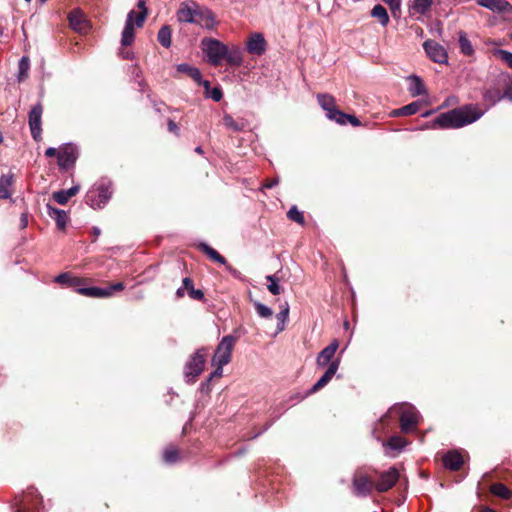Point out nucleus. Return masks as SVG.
<instances>
[{
  "label": "nucleus",
  "instance_id": "obj_1",
  "mask_svg": "<svg viewBox=\"0 0 512 512\" xmlns=\"http://www.w3.org/2000/svg\"><path fill=\"white\" fill-rule=\"evenodd\" d=\"M484 112L476 105H466L441 113L432 122L425 124L424 129L460 128L471 124L482 117Z\"/></svg>",
  "mask_w": 512,
  "mask_h": 512
},
{
  "label": "nucleus",
  "instance_id": "obj_2",
  "mask_svg": "<svg viewBox=\"0 0 512 512\" xmlns=\"http://www.w3.org/2000/svg\"><path fill=\"white\" fill-rule=\"evenodd\" d=\"M112 194V181L107 177H102L87 191L85 203L92 209H102L110 201Z\"/></svg>",
  "mask_w": 512,
  "mask_h": 512
},
{
  "label": "nucleus",
  "instance_id": "obj_3",
  "mask_svg": "<svg viewBox=\"0 0 512 512\" xmlns=\"http://www.w3.org/2000/svg\"><path fill=\"white\" fill-rule=\"evenodd\" d=\"M399 415L401 431L404 433L411 432L419 423L420 415L414 406L407 403L396 404L389 409L380 422L383 423L389 417Z\"/></svg>",
  "mask_w": 512,
  "mask_h": 512
},
{
  "label": "nucleus",
  "instance_id": "obj_4",
  "mask_svg": "<svg viewBox=\"0 0 512 512\" xmlns=\"http://www.w3.org/2000/svg\"><path fill=\"white\" fill-rule=\"evenodd\" d=\"M14 512H44L42 497L37 489L28 488L26 492L17 497Z\"/></svg>",
  "mask_w": 512,
  "mask_h": 512
},
{
  "label": "nucleus",
  "instance_id": "obj_5",
  "mask_svg": "<svg viewBox=\"0 0 512 512\" xmlns=\"http://www.w3.org/2000/svg\"><path fill=\"white\" fill-rule=\"evenodd\" d=\"M207 357V349L200 348L194 352L184 366V378L187 383H194L203 372Z\"/></svg>",
  "mask_w": 512,
  "mask_h": 512
},
{
  "label": "nucleus",
  "instance_id": "obj_6",
  "mask_svg": "<svg viewBox=\"0 0 512 512\" xmlns=\"http://www.w3.org/2000/svg\"><path fill=\"white\" fill-rule=\"evenodd\" d=\"M224 348V337H222L219 340L217 350L214 353L213 357V364L216 365V368L213 372L209 374L207 379L201 383L200 385V391L202 393H209L211 390V381L214 377H220L222 375V369L224 366V351H222Z\"/></svg>",
  "mask_w": 512,
  "mask_h": 512
},
{
  "label": "nucleus",
  "instance_id": "obj_7",
  "mask_svg": "<svg viewBox=\"0 0 512 512\" xmlns=\"http://www.w3.org/2000/svg\"><path fill=\"white\" fill-rule=\"evenodd\" d=\"M202 50L208 62L218 65L224 58V44L216 39L204 38L201 41Z\"/></svg>",
  "mask_w": 512,
  "mask_h": 512
},
{
  "label": "nucleus",
  "instance_id": "obj_8",
  "mask_svg": "<svg viewBox=\"0 0 512 512\" xmlns=\"http://www.w3.org/2000/svg\"><path fill=\"white\" fill-rule=\"evenodd\" d=\"M79 157V148L77 145L67 143L58 152V166L62 170L72 168Z\"/></svg>",
  "mask_w": 512,
  "mask_h": 512
},
{
  "label": "nucleus",
  "instance_id": "obj_9",
  "mask_svg": "<svg viewBox=\"0 0 512 512\" xmlns=\"http://www.w3.org/2000/svg\"><path fill=\"white\" fill-rule=\"evenodd\" d=\"M42 114L43 106L40 102H38L31 108L28 115V123L31 135L35 141H39L42 137Z\"/></svg>",
  "mask_w": 512,
  "mask_h": 512
},
{
  "label": "nucleus",
  "instance_id": "obj_10",
  "mask_svg": "<svg viewBox=\"0 0 512 512\" xmlns=\"http://www.w3.org/2000/svg\"><path fill=\"white\" fill-rule=\"evenodd\" d=\"M317 100L321 108L326 112V116L328 119L332 121H339V119H343L344 112L340 111L336 107L335 99L333 96L329 94H318Z\"/></svg>",
  "mask_w": 512,
  "mask_h": 512
},
{
  "label": "nucleus",
  "instance_id": "obj_11",
  "mask_svg": "<svg viewBox=\"0 0 512 512\" xmlns=\"http://www.w3.org/2000/svg\"><path fill=\"white\" fill-rule=\"evenodd\" d=\"M423 47L426 54L433 62L439 64L447 63L448 54L442 45L433 40H427L424 42Z\"/></svg>",
  "mask_w": 512,
  "mask_h": 512
},
{
  "label": "nucleus",
  "instance_id": "obj_12",
  "mask_svg": "<svg viewBox=\"0 0 512 512\" xmlns=\"http://www.w3.org/2000/svg\"><path fill=\"white\" fill-rule=\"evenodd\" d=\"M398 480L399 471L395 467H391L387 471L380 474L379 480L375 484V489L378 492H386L390 490Z\"/></svg>",
  "mask_w": 512,
  "mask_h": 512
},
{
  "label": "nucleus",
  "instance_id": "obj_13",
  "mask_svg": "<svg viewBox=\"0 0 512 512\" xmlns=\"http://www.w3.org/2000/svg\"><path fill=\"white\" fill-rule=\"evenodd\" d=\"M199 8L200 6L194 1L182 2L176 14L177 20L181 23L192 24Z\"/></svg>",
  "mask_w": 512,
  "mask_h": 512
},
{
  "label": "nucleus",
  "instance_id": "obj_14",
  "mask_svg": "<svg viewBox=\"0 0 512 512\" xmlns=\"http://www.w3.org/2000/svg\"><path fill=\"white\" fill-rule=\"evenodd\" d=\"M375 488L373 481L366 475L356 474L353 479V492L357 496L365 497Z\"/></svg>",
  "mask_w": 512,
  "mask_h": 512
},
{
  "label": "nucleus",
  "instance_id": "obj_15",
  "mask_svg": "<svg viewBox=\"0 0 512 512\" xmlns=\"http://www.w3.org/2000/svg\"><path fill=\"white\" fill-rule=\"evenodd\" d=\"M476 3L494 13L512 15V5L506 0H475Z\"/></svg>",
  "mask_w": 512,
  "mask_h": 512
},
{
  "label": "nucleus",
  "instance_id": "obj_16",
  "mask_svg": "<svg viewBox=\"0 0 512 512\" xmlns=\"http://www.w3.org/2000/svg\"><path fill=\"white\" fill-rule=\"evenodd\" d=\"M339 347L337 339H334L328 346H326L317 356L316 364L318 368H324L334 361L333 358Z\"/></svg>",
  "mask_w": 512,
  "mask_h": 512
},
{
  "label": "nucleus",
  "instance_id": "obj_17",
  "mask_svg": "<svg viewBox=\"0 0 512 512\" xmlns=\"http://www.w3.org/2000/svg\"><path fill=\"white\" fill-rule=\"evenodd\" d=\"M339 365H340L339 359H335L334 361H332L329 364L325 373L312 386V388L310 389V393H315V392L319 391L320 389L324 388L336 374V372L339 368Z\"/></svg>",
  "mask_w": 512,
  "mask_h": 512
},
{
  "label": "nucleus",
  "instance_id": "obj_18",
  "mask_svg": "<svg viewBox=\"0 0 512 512\" xmlns=\"http://www.w3.org/2000/svg\"><path fill=\"white\" fill-rule=\"evenodd\" d=\"M136 12L134 10L129 11L125 25L122 31L121 36V44L122 46H130L135 38V29H134V18Z\"/></svg>",
  "mask_w": 512,
  "mask_h": 512
},
{
  "label": "nucleus",
  "instance_id": "obj_19",
  "mask_svg": "<svg viewBox=\"0 0 512 512\" xmlns=\"http://www.w3.org/2000/svg\"><path fill=\"white\" fill-rule=\"evenodd\" d=\"M249 53L254 55H262L266 51V41L261 33H255L249 37L246 43Z\"/></svg>",
  "mask_w": 512,
  "mask_h": 512
},
{
  "label": "nucleus",
  "instance_id": "obj_20",
  "mask_svg": "<svg viewBox=\"0 0 512 512\" xmlns=\"http://www.w3.org/2000/svg\"><path fill=\"white\" fill-rule=\"evenodd\" d=\"M54 281L60 285L73 288L77 293H79V288H83L82 284L84 282L83 279L75 277L69 272L59 274Z\"/></svg>",
  "mask_w": 512,
  "mask_h": 512
},
{
  "label": "nucleus",
  "instance_id": "obj_21",
  "mask_svg": "<svg viewBox=\"0 0 512 512\" xmlns=\"http://www.w3.org/2000/svg\"><path fill=\"white\" fill-rule=\"evenodd\" d=\"M192 24L199 25L202 28L211 29L215 24L214 15L210 10L200 7L196 13L195 21H193Z\"/></svg>",
  "mask_w": 512,
  "mask_h": 512
},
{
  "label": "nucleus",
  "instance_id": "obj_22",
  "mask_svg": "<svg viewBox=\"0 0 512 512\" xmlns=\"http://www.w3.org/2000/svg\"><path fill=\"white\" fill-rule=\"evenodd\" d=\"M47 214L51 217L59 230H64L68 221V214L65 210L53 207L50 204L46 205Z\"/></svg>",
  "mask_w": 512,
  "mask_h": 512
},
{
  "label": "nucleus",
  "instance_id": "obj_23",
  "mask_svg": "<svg viewBox=\"0 0 512 512\" xmlns=\"http://www.w3.org/2000/svg\"><path fill=\"white\" fill-rule=\"evenodd\" d=\"M443 464L445 468L457 471L463 465V457L461 453L456 450L449 451L443 456Z\"/></svg>",
  "mask_w": 512,
  "mask_h": 512
},
{
  "label": "nucleus",
  "instance_id": "obj_24",
  "mask_svg": "<svg viewBox=\"0 0 512 512\" xmlns=\"http://www.w3.org/2000/svg\"><path fill=\"white\" fill-rule=\"evenodd\" d=\"M80 190V185H74L67 190H58L53 192V199L60 205H65L69 199L75 196Z\"/></svg>",
  "mask_w": 512,
  "mask_h": 512
},
{
  "label": "nucleus",
  "instance_id": "obj_25",
  "mask_svg": "<svg viewBox=\"0 0 512 512\" xmlns=\"http://www.w3.org/2000/svg\"><path fill=\"white\" fill-rule=\"evenodd\" d=\"M176 70L179 73L187 74L191 77L198 85L202 82L203 78L198 68L191 66L188 63H181L176 66Z\"/></svg>",
  "mask_w": 512,
  "mask_h": 512
},
{
  "label": "nucleus",
  "instance_id": "obj_26",
  "mask_svg": "<svg viewBox=\"0 0 512 512\" xmlns=\"http://www.w3.org/2000/svg\"><path fill=\"white\" fill-rule=\"evenodd\" d=\"M79 294L91 298H109L107 287H83L79 288Z\"/></svg>",
  "mask_w": 512,
  "mask_h": 512
},
{
  "label": "nucleus",
  "instance_id": "obj_27",
  "mask_svg": "<svg viewBox=\"0 0 512 512\" xmlns=\"http://www.w3.org/2000/svg\"><path fill=\"white\" fill-rule=\"evenodd\" d=\"M203 86L204 88V96L205 98H211L214 101L218 102L222 99L223 93L220 86L211 88L210 82L208 80H202V82L199 84Z\"/></svg>",
  "mask_w": 512,
  "mask_h": 512
},
{
  "label": "nucleus",
  "instance_id": "obj_28",
  "mask_svg": "<svg viewBox=\"0 0 512 512\" xmlns=\"http://www.w3.org/2000/svg\"><path fill=\"white\" fill-rule=\"evenodd\" d=\"M13 177L14 175L12 173L3 174L0 177V199H8L11 197L9 188L13 184Z\"/></svg>",
  "mask_w": 512,
  "mask_h": 512
},
{
  "label": "nucleus",
  "instance_id": "obj_29",
  "mask_svg": "<svg viewBox=\"0 0 512 512\" xmlns=\"http://www.w3.org/2000/svg\"><path fill=\"white\" fill-rule=\"evenodd\" d=\"M422 106V103L420 101H414L408 105H405L399 109H395L391 112L392 116L398 117V116H409L417 113Z\"/></svg>",
  "mask_w": 512,
  "mask_h": 512
},
{
  "label": "nucleus",
  "instance_id": "obj_30",
  "mask_svg": "<svg viewBox=\"0 0 512 512\" xmlns=\"http://www.w3.org/2000/svg\"><path fill=\"white\" fill-rule=\"evenodd\" d=\"M410 84H409V92L412 96H419L426 93V89L424 86V83L422 82L421 78L412 75L408 78Z\"/></svg>",
  "mask_w": 512,
  "mask_h": 512
},
{
  "label": "nucleus",
  "instance_id": "obj_31",
  "mask_svg": "<svg viewBox=\"0 0 512 512\" xmlns=\"http://www.w3.org/2000/svg\"><path fill=\"white\" fill-rule=\"evenodd\" d=\"M243 52L238 48H229L226 46V64L239 66L243 61Z\"/></svg>",
  "mask_w": 512,
  "mask_h": 512
},
{
  "label": "nucleus",
  "instance_id": "obj_32",
  "mask_svg": "<svg viewBox=\"0 0 512 512\" xmlns=\"http://www.w3.org/2000/svg\"><path fill=\"white\" fill-rule=\"evenodd\" d=\"M371 16L376 18L383 27L387 26L389 23V15L387 10L380 4H377L372 8Z\"/></svg>",
  "mask_w": 512,
  "mask_h": 512
},
{
  "label": "nucleus",
  "instance_id": "obj_33",
  "mask_svg": "<svg viewBox=\"0 0 512 512\" xmlns=\"http://www.w3.org/2000/svg\"><path fill=\"white\" fill-rule=\"evenodd\" d=\"M197 248L205 253L212 261L224 264V256L220 255L215 249L210 247L208 244L201 242L197 245Z\"/></svg>",
  "mask_w": 512,
  "mask_h": 512
},
{
  "label": "nucleus",
  "instance_id": "obj_34",
  "mask_svg": "<svg viewBox=\"0 0 512 512\" xmlns=\"http://www.w3.org/2000/svg\"><path fill=\"white\" fill-rule=\"evenodd\" d=\"M171 27L169 25H163L157 34L158 42L165 48L171 46Z\"/></svg>",
  "mask_w": 512,
  "mask_h": 512
},
{
  "label": "nucleus",
  "instance_id": "obj_35",
  "mask_svg": "<svg viewBox=\"0 0 512 512\" xmlns=\"http://www.w3.org/2000/svg\"><path fill=\"white\" fill-rule=\"evenodd\" d=\"M183 284L189 297L193 300H202L204 298V292L200 289H195L192 280L189 277L183 279Z\"/></svg>",
  "mask_w": 512,
  "mask_h": 512
},
{
  "label": "nucleus",
  "instance_id": "obj_36",
  "mask_svg": "<svg viewBox=\"0 0 512 512\" xmlns=\"http://www.w3.org/2000/svg\"><path fill=\"white\" fill-rule=\"evenodd\" d=\"M407 444L404 438L401 436L394 435L390 437L386 442H383V446L394 451H401Z\"/></svg>",
  "mask_w": 512,
  "mask_h": 512
},
{
  "label": "nucleus",
  "instance_id": "obj_37",
  "mask_svg": "<svg viewBox=\"0 0 512 512\" xmlns=\"http://www.w3.org/2000/svg\"><path fill=\"white\" fill-rule=\"evenodd\" d=\"M289 316V305L287 302L281 306V311L276 315L277 319V333L282 332L285 329V324Z\"/></svg>",
  "mask_w": 512,
  "mask_h": 512
},
{
  "label": "nucleus",
  "instance_id": "obj_38",
  "mask_svg": "<svg viewBox=\"0 0 512 512\" xmlns=\"http://www.w3.org/2000/svg\"><path fill=\"white\" fill-rule=\"evenodd\" d=\"M68 19H69V24L70 26L75 30V31H82L83 29V24H84V19H83V16L82 14L80 13V11L78 10H74L72 12H70L69 16H68Z\"/></svg>",
  "mask_w": 512,
  "mask_h": 512
},
{
  "label": "nucleus",
  "instance_id": "obj_39",
  "mask_svg": "<svg viewBox=\"0 0 512 512\" xmlns=\"http://www.w3.org/2000/svg\"><path fill=\"white\" fill-rule=\"evenodd\" d=\"M30 69V60L27 56H22L18 63V82H22L27 76Z\"/></svg>",
  "mask_w": 512,
  "mask_h": 512
},
{
  "label": "nucleus",
  "instance_id": "obj_40",
  "mask_svg": "<svg viewBox=\"0 0 512 512\" xmlns=\"http://www.w3.org/2000/svg\"><path fill=\"white\" fill-rule=\"evenodd\" d=\"M459 46L461 52L466 56H471L474 53L473 46L464 32L459 33Z\"/></svg>",
  "mask_w": 512,
  "mask_h": 512
},
{
  "label": "nucleus",
  "instance_id": "obj_41",
  "mask_svg": "<svg viewBox=\"0 0 512 512\" xmlns=\"http://www.w3.org/2000/svg\"><path fill=\"white\" fill-rule=\"evenodd\" d=\"M432 0H413L411 9L414 13L425 14L431 7Z\"/></svg>",
  "mask_w": 512,
  "mask_h": 512
},
{
  "label": "nucleus",
  "instance_id": "obj_42",
  "mask_svg": "<svg viewBox=\"0 0 512 512\" xmlns=\"http://www.w3.org/2000/svg\"><path fill=\"white\" fill-rule=\"evenodd\" d=\"M266 280L269 282L267 289L273 295H279L282 293L283 288L279 284V278L275 275H267Z\"/></svg>",
  "mask_w": 512,
  "mask_h": 512
},
{
  "label": "nucleus",
  "instance_id": "obj_43",
  "mask_svg": "<svg viewBox=\"0 0 512 512\" xmlns=\"http://www.w3.org/2000/svg\"><path fill=\"white\" fill-rule=\"evenodd\" d=\"M180 459L179 451L174 447H168L164 450L163 460L166 464H174Z\"/></svg>",
  "mask_w": 512,
  "mask_h": 512
},
{
  "label": "nucleus",
  "instance_id": "obj_44",
  "mask_svg": "<svg viewBox=\"0 0 512 512\" xmlns=\"http://www.w3.org/2000/svg\"><path fill=\"white\" fill-rule=\"evenodd\" d=\"M490 491L503 499H508L511 496L510 490L502 483H495L491 486Z\"/></svg>",
  "mask_w": 512,
  "mask_h": 512
},
{
  "label": "nucleus",
  "instance_id": "obj_45",
  "mask_svg": "<svg viewBox=\"0 0 512 512\" xmlns=\"http://www.w3.org/2000/svg\"><path fill=\"white\" fill-rule=\"evenodd\" d=\"M137 7L141 10L139 14L135 15L136 17V21H135V24L137 27H142L146 17H147V14H148V10H147V7H146V3L144 0H139L138 3H137Z\"/></svg>",
  "mask_w": 512,
  "mask_h": 512
},
{
  "label": "nucleus",
  "instance_id": "obj_46",
  "mask_svg": "<svg viewBox=\"0 0 512 512\" xmlns=\"http://www.w3.org/2000/svg\"><path fill=\"white\" fill-rule=\"evenodd\" d=\"M253 304L257 314L261 318H270L273 315L272 309L261 302L255 301Z\"/></svg>",
  "mask_w": 512,
  "mask_h": 512
},
{
  "label": "nucleus",
  "instance_id": "obj_47",
  "mask_svg": "<svg viewBox=\"0 0 512 512\" xmlns=\"http://www.w3.org/2000/svg\"><path fill=\"white\" fill-rule=\"evenodd\" d=\"M129 70H130L131 75L134 77V79L138 81V86H139L140 91H143L144 86L146 84H145L144 80L141 79V76H142L141 69L138 67L137 64H135V65H131L129 67Z\"/></svg>",
  "mask_w": 512,
  "mask_h": 512
},
{
  "label": "nucleus",
  "instance_id": "obj_48",
  "mask_svg": "<svg viewBox=\"0 0 512 512\" xmlns=\"http://www.w3.org/2000/svg\"><path fill=\"white\" fill-rule=\"evenodd\" d=\"M287 216L290 220H292L298 224L304 223L303 213L301 211H299L296 206H293L289 209Z\"/></svg>",
  "mask_w": 512,
  "mask_h": 512
},
{
  "label": "nucleus",
  "instance_id": "obj_49",
  "mask_svg": "<svg viewBox=\"0 0 512 512\" xmlns=\"http://www.w3.org/2000/svg\"><path fill=\"white\" fill-rule=\"evenodd\" d=\"M494 56L499 57L512 69V53L503 49H497L493 52Z\"/></svg>",
  "mask_w": 512,
  "mask_h": 512
},
{
  "label": "nucleus",
  "instance_id": "obj_50",
  "mask_svg": "<svg viewBox=\"0 0 512 512\" xmlns=\"http://www.w3.org/2000/svg\"><path fill=\"white\" fill-rule=\"evenodd\" d=\"M344 116L345 117L343 119H339V121H335V122L340 125H345L347 122H349L354 127H358L361 125V122L357 117H355L353 115L346 114V113H344Z\"/></svg>",
  "mask_w": 512,
  "mask_h": 512
},
{
  "label": "nucleus",
  "instance_id": "obj_51",
  "mask_svg": "<svg viewBox=\"0 0 512 512\" xmlns=\"http://www.w3.org/2000/svg\"><path fill=\"white\" fill-rule=\"evenodd\" d=\"M391 10V13L394 17H398L400 15V7L401 0H383Z\"/></svg>",
  "mask_w": 512,
  "mask_h": 512
},
{
  "label": "nucleus",
  "instance_id": "obj_52",
  "mask_svg": "<svg viewBox=\"0 0 512 512\" xmlns=\"http://www.w3.org/2000/svg\"><path fill=\"white\" fill-rule=\"evenodd\" d=\"M235 339L232 336L226 335V364L230 361V353Z\"/></svg>",
  "mask_w": 512,
  "mask_h": 512
},
{
  "label": "nucleus",
  "instance_id": "obj_53",
  "mask_svg": "<svg viewBox=\"0 0 512 512\" xmlns=\"http://www.w3.org/2000/svg\"><path fill=\"white\" fill-rule=\"evenodd\" d=\"M125 286L122 282L114 283L107 287V290L109 291V297H111L114 292L122 291L124 290Z\"/></svg>",
  "mask_w": 512,
  "mask_h": 512
},
{
  "label": "nucleus",
  "instance_id": "obj_54",
  "mask_svg": "<svg viewBox=\"0 0 512 512\" xmlns=\"http://www.w3.org/2000/svg\"><path fill=\"white\" fill-rule=\"evenodd\" d=\"M497 94V100H500L502 98H508L509 100H512V87H509L505 90L503 95H500L499 92Z\"/></svg>",
  "mask_w": 512,
  "mask_h": 512
},
{
  "label": "nucleus",
  "instance_id": "obj_55",
  "mask_svg": "<svg viewBox=\"0 0 512 512\" xmlns=\"http://www.w3.org/2000/svg\"><path fill=\"white\" fill-rule=\"evenodd\" d=\"M225 122H226V129L227 128H232L234 130H238L239 129V127L235 124L234 120L231 117L227 116V115H226Z\"/></svg>",
  "mask_w": 512,
  "mask_h": 512
},
{
  "label": "nucleus",
  "instance_id": "obj_56",
  "mask_svg": "<svg viewBox=\"0 0 512 512\" xmlns=\"http://www.w3.org/2000/svg\"><path fill=\"white\" fill-rule=\"evenodd\" d=\"M168 130H169V132L177 134L179 131V128L173 120H169L168 121Z\"/></svg>",
  "mask_w": 512,
  "mask_h": 512
},
{
  "label": "nucleus",
  "instance_id": "obj_57",
  "mask_svg": "<svg viewBox=\"0 0 512 512\" xmlns=\"http://www.w3.org/2000/svg\"><path fill=\"white\" fill-rule=\"evenodd\" d=\"M278 178H274L270 181H267L264 185H263V188L265 189H271L273 188L274 186H276L278 184Z\"/></svg>",
  "mask_w": 512,
  "mask_h": 512
},
{
  "label": "nucleus",
  "instance_id": "obj_58",
  "mask_svg": "<svg viewBox=\"0 0 512 512\" xmlns=\"http://www.w3.org/2000/svg\"><path fill=\"white\" fill-rule=\"evenodd\" d=\"M55 155L58 156V152H57L56 148L49 147V148L46 149V151H45V156L46 157H53Z\"/></svg>",
  "mask_w": 512,
  "mask_h": 512
},
{
  "label": "nucleus",
  "instance_id": "obj_59",
  "mask_svg": "<svg viewBox=\"0 0 512 512\" xmlns=\"http://www.w3.org/2000/svg\"><path fill=\"white\" fill-rule=\"evenodd\" d=\"M498 91H487L485 93V98L486 99H493L494 101H498L497 100V93Z\"/></svg>",
  "mask_w": 512,
  "mask_h": 512
},
{
  "label": "nucleus",
  "instance_id": "obj_60",
  "mask_svg": "<svg viewBox=\"0 0 512 512\" xmlns=\"http://www.w3.org/2000/svg\"><path fill=\"white\" fill-rule=\"evenodd\" d=\"M20 222H21V228H26L27 227V225H28V216H27L26 213H23L21 215Z\"/></svg>",
  "mask_w": 512,
  "mask_h": 512
},
{
  "label": "nucleus",
  "instance_id": "obj_61",
  "mask_svg": "<svg viewBox=\"0 0 512 512\" xmlns=\"http://www.w3.org/2000/svg\"><path fill=\"white\" fill-rule=\"evenodd\" d=\"M185 291H186V288H185V286H184V284H183L181 287H179V288L177 289V291H176V296H177V297H183V296L185 295Z\"/></svg>",
  "mask_w": 512,
  "mask_h": 512
},
{
  "label": "nucleus",
  "instance_id": "obj_62",
  "mask_svg": "<svg viewBox=\"0 0 512 512\" xmlns=\"http://www.w3.org/2000/svg\"><path fill=\"white\" fill-rule=\"evenodd\" d=\"M226 271H229L234 277L240 278V273L237 272L234 268L226 265Z\"/></svg>",
  "mask_w": 512,
  "mask_h": 512
},
{
  "label": "nucleus",
  "instance_id": "obj_63",
  "mask_svg": "<svg viewBox=\"0 0 512 512\" xmlns=\"http://www.w3.org/2000/svg\"><path fill=\"white\" fill-rule=\"evenodd\" d=\"M121 55H122V57L124 59H130L131 60V59L134 58V53L131 52V51H125V52L121 53Z\"/></svg>",
  "mask_w": 512,
  "mask_h": 512
},
{
  "label": "nucleus",
  "instance_id": "obj_64",
  "mask_svg": "<svg viewBox=\"0 0 512 512\" xmlns=\"http://www.w3.org/2000/svg\"><path fill=\"white\" fill-rule=\"evenodd\" d=\"M92 231H93V235L95 237V239H94V241H95L97 239V237L101 234V230L99 227L94 226L92 228Z\"/></svg>",
  "mask_w": 512,
  "mask_h": 512
}]
</instances>
